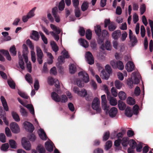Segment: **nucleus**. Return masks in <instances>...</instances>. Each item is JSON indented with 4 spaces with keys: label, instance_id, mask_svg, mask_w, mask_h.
<instances>
[{
    "label": "nucleus",
    "instance_id": "nucleus-25",
    "mask_svg": "<svg viewBox=\"0 0 153 153\" xmlns=\"http://www.w3.org/2000/svg\"><path fill=\"white\" fill-rule=\"evenodd\" d=\"M131 108L129 107H127L125 110V114L128 117H131L132 116L133 114Z\"/></svg>",
    "mask_w": 153,
    "mask_h": 153
},
{
    "label": "nucleus",
    "instance_id": "nucleus-14",
    "mask_svg": "<svg viewBox=\"0 0 153 153\" xmlns=\"http://www.w3.org/2000/svg\"><path fill=\"white\" fill-rule=\"evenodd\" d=\"M102 100V104L104 109L108 110V107L107 105V101L106 98V96L104 94L101 97Z\"/></svg>",
    "mask_w": 153,
    "mask_h": 153
},
{
    "label": "nucleus",
    "instance_id": "nucleus-52",
    "mask_svg": "<svg viewBox=\"0 0 153 153\" xmlns=\"http://www.w3.org/2000/svg\"><path fill=\"white\" fill-rule=\"evenodd\" d=\"M115 85L117 88L120 89L122 87V83L119 80H116L115 82Z\"/></svg>",
    "mask_w": 153,
    "mask_h": 153
},
{
    "label": "nucleus",
    "instance_id": "nucleus-3",
    "mask_svg": "<svg viewBox=\"0 0 153 153\" xmlns=\"http://www.w3.org/2000/svg\"><path fill=\"white\" fill-rule=\"evenodd\" d=\"M100 105V101L99 99L97 97H95L92 102V107L93 109L96 110L98 113H100L101 111Z\"/></svg>",
    "mask_w": 153,
    "mask_h": 153
},
{
    "label": "nucleus",
    "instance_id": "nucleus-34",
    "mask_svg": "<svg viewBox=\"0 0 153 153\" xmlns=\"http://www.w3.org/2000/svg\"><path fill=\"white\" fill-rule=\"evenodd\" d=\"M26 80L29 83H33V79L31 75L29 74H27L25 77Z\"/></svg>",
    "mask_w": 153,
    "mask_h": 153
},
{
    "label": "nucleus",
    "instance_id": "nucleus-36",
    "mask_svg": "<svg viewBox=\"0 0 153 153\" xmlns=\"http://www.w3.org/2000/svg\"><path fill=\"white\" fill-rule=\"evenodd\" d=\"M88 7V3L87 1L84 2L82 5L81 8L83 11L86 10Z\"/></svg>",
    "mask_w": 153,
    "mask_h": 153
},
{
    "label": "nucleus",
    "instance_id": "nucleus-54",
    "mask_svg": "<svg viewBox=\"0 0 153 153\" xmlns=\"http://www.w3.org/2000/svg\"><path fill=\"white\" fill-rule=\"evenodd\" d=\"M130 39L132 45L133 46L135 45L137 42V38L135 36L131 37Z\"/></svg>",
    "mask_w": 153,
    "mask_h": 153
},
{
    "label": "nucleus",
    "instance_id": "nucleus-16",
    "mask_svg": "<svg viewBox=\"0 0 153 153\" xmlns=\"http://www.w3.org/2000/svg\"><path fill=\"white\" fill-rule=\"evenodd\" d=\"M107 99L109 101L110 104L113 106H115L117 104V100L116 99L111 97L110 95H108L107 96Z\"/></svg>",
    "mask_w": 153,
    "mask_h": 153
},
{
    "label": "nucleus",
    "instance_id": "nucleus-45",
    "mask_svg": "<svg viewBox=\"0 0 153 153\" xmlns=\"http://www.w3.org/2000/svg\"><path fill=\"white\" fill-rule=\"evenodd\" d=\"M127 102L128 104L133 105L135 103V100L131 97H129L127 99Z\"/></svg>",
    "mask_w": 153,
    "mask_h": 153
},
{
    "label": "nucleus",
    "instance_id": "nucleus-19",
    "mask_svg": "<svg viewBox=\"0 0 153 153\" xmlns=\"http://www.w3.org/2000/svg\"><path fill=\"white\" fill-rule=\"evenodd\" d=\"M121 140L120 139H118L115 140L114 142V145L116 147L115 148V150L118 151L121 150L122 147L120 146Z\"/></svg>",
    "mask_w": 153,
    "mask_h": 153
},
{
    "label": "nucleus",
    "instance_id": "nucleus-2",
    "mask_svg": "<svg viewBox=\"0 0 153 153\" xmlns=\"http://www.w3.org/2000/svg\"><path fill=\"white\" fill-rule=\"evenodd\" d=\"M106 70L103 69L101 72L100 76L103 79L107 80L109 77L110 74L112 72V70L109 65L105 66Z\"/></svg>",
    "mask_w": 153,
    "mask_h": 153
},
{
    "label": "nucleus",
    "instance_id": "nucleus-46",
    "mask_svg": "<svg viewBox=\"0 0 153 153\" xmlns=\"http://www.w3.org/2000/svg\"><path fill=\"white\" fill-rule=\"evenodd\" d=\"M65 6V3L64 0H61L59 2L58 6V8L59 10L60 11L63 10Z\"/></svg>",
    "mask_w": 153,
    "mask_h": 153
},
{
    "label": "nucleus",
    "instance_id": "nucleus-44",
    "mask_svg": "<svg viewBox=\"0 0 153 153\" xmlns=\"http://www.w3.org/2000/svg\"><path fill=\"white\" fill-rule=\"evenodd\" d=\"M117 27L115 25V24L113 22H111V24L108 26V29L109 31H113L115 30Z\"/></svg>",
    "mask_w": 153,
    "mask_h": 153
},
{
    "label": "nucleus",
    "instance_id": "nucleus-33",
    "mask_svg": "<svg viewBox=\"0 0 153 153\" xmlns=\"http://www.w3.org/2000/svg\"><path fill=\"white\" fill-rule=\"evenodd\" d=\"M36 49L37 57L44 56V54L41 49L39 47L36 46Z\"/></svg>",
    "mask_w": 153,
    "mask_h": 153
},
{
    "label": "nucleus",
    "instance_id": "nucleus-8",
    "mask_svg": "<svg viewBox=\"0 0 153 153\" xmlns=\"http://www.w3.org/2000/svg\"><path fill=\"white\" fill-rule=\"evenodd\" d=\"M10 128L12 132L15 134L19 133L20 129L18 124L16 122H12L10 124Z\"/></svg>",
    "mask_w": 153,
    "mask_h": 153
},
{
    "label": "nucleus",
    "instance_id": "nucleus-15",
    "mask_svg": "<svg viewBox=\"0 0 153 153\" xmlns=\"http://www.w3.org/2000/svg\"><path fill=\"white\" fill-rule=\"evenodd\" d=\"M0 99L4 110L6 111H8L9 108L5 99L3 96H1Z\"/></svg>",
    "mask_w": 153,
    "mask_h": 153
},
{
    "label": "nucleus",
    "instance_id": "nucleus-9",
    "mask_svg": "<svg viewBox=\"0 0 153 153\" xmlns=\"http://www.w3.org/2000/svg\"><path fill=\"white\" fill-rule=\"evenodd\" d=\"M19 102L23 106L26 107L28 108L30 112V113L34 115L35 114V112L34 108L33 105L32 104H28L26 105H25L23 102L19 98L17 99Z\"/></svg>",
    "mask_w": 153,
    "mask_h": 153
},
{
    "label": "nucleus",
    "instance_id": "nucleus-57",
    "mask_svg": "<svg viewBox=\"0 0 153 153\" xmlns=\"http://www.w3.org/2000/svg\"><path fill=\"white\" fill-rule=\"evenodd\" d=\"M105 48L107 50H110L111 49V43L108 41H106L105 44Z\"/></svg>",
    "mask_w": 153,
    "mask_h": 153
},
{
    "label": "nucleus",
    "instance_id": "nucleus-49",
    "mask_svg": "<svg viewBox=\"0 0 153 153\" xmlns=\"http://www.w3.org/2000/svg\"><path fill=\"white\" fill-rule=\"evenodd\" d=\"M7 83L9 86L12 89H15V83L14 82L11 80H7Z\"/></svg>",
    "mask_w": 153,
    "mask_h": 153
},
{
    "label": "nucleus",
    "instance_id": "nucleus-11",
    "mask_svg": "<svg viewBox=\"0 0 153 153\" xmlns=\"http://www.w3.org/2000/svg\"><path fill=\"white\" fill-rule=\"evenodd\" d=\"M52 13L55 19L56 22L57 23L59 22L60 19L58 14V9L57 7H54L52 9Z\"/></svg>",
    "mask_w": 153,
    "mask_h": 153
},
{
    "label": "nucleus",
    "instance_id": "nucleus-26",
    "mask_svg": "<svg viewBox=\"0 0 153 153\" xmlns=\"http://www.w3.org/2000/svg\"><path fill=\"white\" fill-rule=\"evenodd\" d=\"M94 30L96 34L98 37L100 36L102 32L100 26L99 25H97L95 26Z\"/></svg>",
    "mask_w": 153,
    "mask_h": 153
},
{
    "label": "nucleus",
    "instance_id": "nucleus-50",
    "mask_svg": "<svg viewBox=\"0 0 153 153\" xmlns=\"http://www.w3.org/2000/svg\"><path fill=\"white\" fill-rule=\"evenodd\" d=\"M39 34L41 37L42 39L45 44H47L48 43L47 38L42 32H39Z\"/></svg>",
    "mask_w": 153,
    "mask_h": 153
},
{
    "label": "nucleus",
    "instance_id": "nucleus-32",
    "mask_svg": "<svg viewBox=\"0 0 153 153\" xmlns=\"http://www.w3.org/2000/svg\"><path fill=\"white\" fill-rule=\"evenodd\" d=\"M11 114L13 118L15 121L16 122H19L20 121L19 117L16 112L14 111L12 112Z\"/></svg>",
    "mask_w": 153,
    "mask_h": 153
},
{
    "label": "nucleus",
    "instance_id": "nucleus-41",
    "mask_svg": "<svg viewBox=\"0 0 153 153\" xmlns=\"http://www.w3.org/2000/svg\"><path fill=\"white\" fill-rule=\"evenodd\" d=\"M9 51L12 56H15L16 54V48L14 45L12 46L10 48Z\"/></svg>",
    "mask_w": 153,
    "mask_h": 153
},
{
    "label": "nucleus",
    "instance_id": "nucleus-4",
    "mask_svg": "<svg viewBox=\"0 0 153 153\" xmlns=\"http://www.w3.org/2000/svg\"><path fill=\"white\" fill-rule=\"evenodd\" d=\"M58 62L56 64V66L59 70V72L62 73L63 71V67L62 66V65L65 62L64 57L62 56H60L58 57Z\"/></svg>",
    "mask_w": 153,
    "mask_h": 153
},
{
    "label": "nucleus",
    "instance_id": "nucleus-43",
    "mask_svg": "<svg viewBox=\"0 0 153 153\" xmlns=\"http://www.w3.org/2000/svg\"><path fill=\"white\" fill-rule=\"evenodd\" d=\"M92 32L90 29H88L86 32V37L88 39L90 40L91 39L92 37Z\"/></svg>",
    "mask_w": 153,
    "mask_h": 153
},
{
    "label": "nucleus",
    "instance_id": "nucleus-42",
    "mask_svg": "<svg viewBox=\"0 0 153 153\" xmlns=\"http://www.w3.org/2000/svg\"><path fill=\"white\" fill-rule=\"evenodd\" d=\"M116 68L120 70H123L124 69V65L122 61H119L117 62Z\"/></svg>",
    "mask_w": 153,
    "mask_h": 153
},
{
    "label": "nucleus",
    "instance_id": "nucleus-62",
    "mask_svg": "<svg viewBox=\"0 0 153 153\" xmlns=\"http://www.w3.org/2000/svg\"><path fill=\"white\" fill-rule=\"evenodd\" d=\"M112 94L114 97H116L117 96L118 93L117 90L114 87H112L111 90Z\"/></svg>",
    "mask_w": 153,
    "mask_h": 153
},
{
    "label": "nucleus",
    "instance_id": "nucleus-47",
    "mask_svg": "<svg viewBox=\"0 0 153 153\" xmlns=\"http://www.w3.org/2000/svg\"><path fill=\"white\" fill-rule=\"evenodd\" d=\"M110 134L109 131L105 132L103 137V141H106L110 137Z\"/></svg>",
    "mask_w": 153,
    "mask_h": 153
},
{
    "label": "nucleus",
    "instance_id": "nucleus-39",
    "mask_svg": "<svg viewBox=\"0 0 153 153\" xmlns=\"http://www.w3.org/2000/svg\"><path fill=\"white\" fill-rule=\"evenodd\" d=\"M69 71L70 73L74 74L76 71L75 66L73 64H71L69 67Z\"/></svg>",
    "mask_w": 153,
    "mask_h": 153
},
{
    "label": "nucleus",
    "instance_id": "nucleus-28",
    "mask_svg": "<svg viewBox=\"0 0 153 153\" xmlns=\"http://www.w3.org/2000/svg\"><path fill=\"white\" fill-rule=\"evenodd\" d=\"M45 147L46 150L49 152H51L53 150V147L52 144L47 142L45 143Z\"/></svg>",
    "mask_w": 153,
    "mask_h": 153
},
{
    "label": "nucleus",
    "instance_id": "nucleus-21",
    "mask_svg": "<svg viewBox=\"0 0 153 153\" xmlns=\"http://www.w3.org/2000/svg\"><path fill=\"white\" fill-rule=\"evenodd\" d=\"M121 35V31L117 30L114 31L112 34V37L114 39L117 40Z\"/></svg>",
    "mask_w": 153,
    "mask_h": 153
},
{
    "label": "nucleus",
    "instance_id": "nucleus-20",
    "mask_svg": "<svg viewBox=\"0 0 153 153\" xmlns=\"http://www.w3.org/2000/svg\"><path fill=\"white\" fill-rule=\"evenodd\" d=\"M78 95H80L81 97H85V99L88 101H90L91 100V99L88 96H86L87 95V92L85 89H82L80 91Z\"/></svg>",
    "mask_w": 153,
    "mask_h": 153
},
{
    "label": "nucleus",
    "instance_id": "nucleus-5",
    "mask_svg": "<svg viewBox=\"0 0 153 153\" xmlns=\"http://www.w3.org/2000/svg\"><path fill=\"white\" fill-rule=\"evenodd\" d=\"M22 145L24 148L27 150H30L31 149V145L30 142L26 138H22Z\"/></svg>",
    "mask_w": 153,
    "mask_h": 153
},
{
    "label": "nucleus",
    "instance_id": "nucleus-6",
    "mask_svg": "<svg viewBox=\"0 0 153 153\" xmlns=\"http://www.w3.org/2000/svg\"><path fill=\"white\" fill-rule=\"evenodd\" d=\"M36 8V7H34L29 12L26 16L23 17L22 21L23 22H26L29 19L31 18L34 16V12Z\"/></svg>",
    "mask_w": 153,
    "mask_h": 153
},
{
    "label": "nucleus",
    "instance_id": "nucleus-29",
    "mask_svg": "<svg viewBox=\"0 0 153 153\" xmlns=\"http://www.w3.org/2000/svg\"><path fill=\"white\" fill-rule=\"evenodd\" d=\"M32 35L33 36L31 37L32 39L36 41H38L40 38V36L39 33L37 31L33 30Z\"/></svg>",
    "mask_w": 153,
    "mask_h": 153
},
{
    "label": "nucleus",
    "instance_id": "nucleus-31",
    "mask_svg": "<svg viewBox=\"0 0 153 153\" xmlns=\"http://www.w3.org/2000/svg\"><path fill=\"white\" fill-rule=\"evenodd\" d=\"M130 146V148L135 149L137 145V143L133 139H131L129 140V143Z\"/></svg>",
    "mask_w": 153,
    "mask_h": 153
},
{
    "label": "nucleus",
    "instance_id": "nucleus-40",
    "mask_svg": "<svg viewBox=\"0 0 153 153\" xmlns=\"http://www.w3.org/2000/svg\"><path fill=\"white\" fill-rule=\"evenodd\" d=\"M52 49L55 53L57 52L59 50V48L55 42L53 41L51 43Z\"/></svg>",
    "mask_w": 153,
    "mask_h": 153
},
{
    "label": "nucleus",
    "instance_id": "nucleus-56",
    "mask_svg": "<svg viewBox=\"0 0 153 153\" xmlns=\"http://www.w3.org/2000/svg\"><path fill=\"white\" fill-rule=\"evenodd\" d=\"M1 41L3 42H4L9 41L11 39V37L10 36H7L4 37H1Z\"/></svg>",
    "mask_w": 153,
    "mask_h": 153
},
{
    "label": "nucleus",
    "instance_id": "nucleus-22",
    "mask_svg": "<svg viewBox=\"0 0 153 153\" xmlns=\"http://www.w3.org/2000/svg\"><path fill=\"white\" fill-rule=\"evenodd\" d=\"M121 143L123 147H126L129 143V138L127 137H124L121 139Z\"/></svg>",
    "mask_w": 153,
    "mask_h": 153
},
{
    "label": "nucleus",
    "instance_id": "nucleus-18",
    "mask_svg": "<svg viewBox=\"0 0 153 153\" xmlns=\"http://www.w3.org/2000/svg\"><path fill=\"white\" fill-rule=\"evenodd\" d=\"M117 112V109L114 107L111 108L109 111V115L111 117H114L116 116Z\"/></svg>",
    "mask_w": 153,
    "mask_h": 153
},
{
    "label": "nucleus",
    "instance_id": "nucleus-59",
    "mask_svg": "<svg viewBox=\"0 0 153 153\" xmlns=\"http://www.w3.org/2000/svg\"><path fill=\"white\" fill-rule=\"evenodd\" d=\"M139 108V106L137 105L136 104L134 106L133 108V112L134 114L137 115L138 114Z\"/></svg>",
    "mask_w": 153,
    "mask_h": 153
},
{
    "label": "nucleus",
    "instance_id": "nucleus-61",
    "mask_svg": "<svg viewBox=\"0 0 153 153\" xmlns=\"http://www.w3.org/2000/svg\"><path fill=\"white\" fill-rule=\"evenodd\" d=\"M145 32L146 31L143 25H141L140 28V33L142 37H144L145 36Z\"/></svg>",
    "mask_w": 153,
    "mask_h": 153
},
{
    "label": "nucleus",
    "instance_id": "nucleus-38",
    "mask_svg": "<svg viewBox=\"0 0 153 153\" xmlns=\"http://www.w3.org/2000/svg\"><path fill=\"white\" fill-rule=\"evenodd\" d=\"M9 143L10 147L12 149H16L17 147V144L16 141L13 140H10Z\"/></svg>",
    "mask_w": 153,
    "mask_h": 153
},
{
    "label": "nucleus",
    "instance_id": "nucleus-63",
    "mask_svg": "<svg viewBox=\"0 0 153 153\" xmlns=\"http://www.w3.org/2000/svg\"><path fill=\"white\" fill-rule=\"evenodd\" d=\"M127 82L128 85L132 88L133 87L134 84V82L132 78H128Z\"/></svg>",
    "mask_w": 153,
    "mask_h": 153
},
{
    "label": "nucleus",
    "instance_id": "nucleus-35",
    "mask_svg": "<svg viewBox=\"0 0 153 153\" xmlns=\"http://www.w3.org/2000/svg\"><path fill=\"white\" fill-rule=\"evenodd\" d=\"M119 98L121 100H124L126 98V93L123 91H121L118 94Z\"/></svg>",
    "mask_w": 153,
    "mask_h": 153
},
{
    "label": "nucleus",
    "instance_id": "nucleus-13",
    "mask_svg": "<svg viewBox=\"0 0 153 153\" xmlns=\"http://www.w3.org/2000/svg\"><path fill=\"white\" fill-rule=\"evenodd\" d=\"M135 65L131 61L128 62L126 64L125 68L128 72L132 71L134 69Z\"/></svg>",
    "mask_w": 153,
    "mask_h": 153
},
{
    "label": "nucleus",
    "instance_id": "nucleus-51",
    "mask_svg": "<svg viewBox=\"0 0 153 153\" xmlns=\"http://www.w3.org/2000/svg\"><path fill=\"white\" fill-rule=\"evenodd\" d=\"M36 149L39 153H45V152L44 148L40 145H39L37 146Z\"/></svg>",
    "mask_w": 153,
    "mask_h": 153
},
{
    "label": "nucleus",
    "instance_id": "nucleus-23",
    "mask_svg": "<svg viewBox=\"0 0 153 153\" xmlns=\"http://www.w3.org/2000/svg\"><path fill=\"white\" fill-rule=\"evenodd\" d=\"M19 53L18 52L19 61V64L20 68L22 69H24L25 67L24 66L25 63L23 61V58L22 56L20 54H19Z\"/></svg>",
    "mask_w": 153,
    "mask_h": 153
},
{
    "label": "nucleus",
    "instance_id": "nucleus-12",
    "mask_svg": "<svg viewBox=\"0 0 153 153\" xmlns=\"http://www.w3.org/2000/svg\"><path fill=\"white\" fill-rule=\"evenodd\" d=\"M22 55L24 59L25 62L26 63L27 68L28 72L29 73H31L32 71L31 64L30 62L28 63V59L27 55L25 53H23Z\"/></svg>",
    "mask_w": 153,
    "mask_h": 153
},
{
    "label": "nucleus",
    "instance_id": "nucleus-1",
    "mask_svg": "<svg viewBox=\"0 0 153 153\" xmlns=\"http://www.w3.org/2000/svg\"><path fill=\"white\" fill-rule=\"evenodd\" d=\"M78 75L82 78V81L79 79H78L76 80V83L79 87H82L84 86V82L87 83L88 82L89 76L87 73L83 71H80L79 72Z\"/></svg>",
    "mask_w": 153,
    "mask_h": 153
},
{
    "label": "nucleus",
    "instance_id": "nucleus-60",
    "mask_svg": "<svg viewBox=\"0 0 153 153\" xmlns=\"http://www.w3.org/2000/svg\"><path fill=\"white\" fill-rule=\"evenodd\" d=\"M6 113L5 111L3 110V107L0 106V117L2 118L6 116Z\"/></svg>",
    "mask_w": 153,
    "mask_h": 153
},
{
    "label": "nucleus",
    "instance_id": "nucleus-58",
    "mask_svg": "<svg viewBox=\"0 0 153 153\" xmlns=\"http://www.w3.org/2000/svg\"><path fill=\"white\" fill-rule=\"evenodd\" d=\"M79 35L81 36H84L85 33V30L84 28L82 27H80L79 30Z\"/></svg>",
    "mask_w": 153,
    "mask_h": 153
},
{
    "label": "nucleus",
    "instance_id": "nucleus-24",
    "mask_svg": "<svg viewBox=\"0 0 153 153\" xmlns=\"http://www.w3.org/2000/svg\"><path fill=\"white\" fill-rule=\"evenodd\" d=\"M39 135L40 138L42 140H46L47 139V135L44 130L42 128L39 130Z\"/></svg>",
    "mask_w": 153,
    "mask_h": 153
},
{
    "label": "nucleus",
    "instance_id": "nucleus-55",
    "mask_svg": "<svg viewBox=\"0 0 153 153\" xmlns=\"http://www.w3.org/2000/svg\"><path fill=\"white\" fill-rule=\"evenodd\" d=\"M9 145L8 143H6L2 144L1 146V150L4 151H6L9 147Z\"/></svg>",
    "mask_w": 153,
    "mask_h": 153
},
{
    "label": "nucleus",
    "instance_id": "nucleus-48",
    "mask_svg": "<svg viewBox=\"0 0 153 153\" xmlns=\"http://www.w3.org/2000/svg\"><path fill=\"white\" fill-rule=\"evenodd\" d=\"M20 112L22 115L24 117H26L27 116V112L25 109L21 106H20Z\"/></svg>",
    "mask_w": 153,
    "mask_h": 153
},
{
    "label": "nucleus",
    "instance_id": "nucleus-30",
    "mask_svg": "<svg viewBox=\"0 0 153 153\" xmlns=\"http://www.w3.org/2000/svg\"><path fill=\"white\" fill-rule=\"evenodd\" d=\"M118 107L120 110H124L126 107V104L123 101L119 100L118 101Z\"/></svg>",
    "mask_w": 153,
    "mask_h": 153
},
{
    "label": "nucleus",
    "instance_id": "nucleus-64",
    "mask_svg": "<svg viewBox=\"0 0 153 153\" xmlns=\"http://www.w3.org/2000/svg\"><path fill=\"white\" fill-rule=\"evenodd\" d=\"M0 141L3 143L6 141V137L4 133H1L0 134Z\"/></svg>",
    "mask_w": 153,
    "mask_h": 153
},
{
    "label": "nucleus",
    "instance_id": "nucleus-53",
    "mask_svg": "<svg viewBox=\"0 0 153 153\" xmlns=\"http://www.w3.org/2000/svg\"><path fill=\"white\" fill-rule=\"evenodd\" d=\"M101 34L103 38H108L109 36V34L108 31L105 30H102Z\"/></svg>",
    "mask_w": 153,
    "mask_h": 153
},
{
    "label": "nucleus",
    "instance_id": "nucleus-37",
    "mask_svg": "<svg viewBox=\"0 0 153 153\" xmlns=\"http://www.w3.org/2000/svg\"><path fill=\"white\" fill-rule=\"evenodd\" d=\"M112 143L111 141L108 140L107 141L105 145V149L106 151L108 150L111 147Z\"/></svg>",
    "mask_w": 153,
    "mask_h": 153
},
{
    "label": "nucleus",
    "instance_id": "nucleus-10",
    "mask_svg": "<svg viewBox=\"0 0 153 153\" xmlns=\"http://www.w3.org/2000/svg\"><path fill=\"white\" fill-rule=\"evenodd\" d=\"M23 124L26 130L29 132H33L34 129V126L29 122L27 121L24 122Z\"/></svg>",
    "mask_w": 153,
    "mask_h": 153
},
{
    "label": "nucleus",
    "instance_id": "nucleus-7",
    "mask_svg": "<svg viewBox=\"0 0 153 153\" xmlns=\"http://www.w3.org/2000/svg\"><path fill=\"white\" fill-rule=\"evenodd\" d=\"M85 58L88 63L91 65L94 63V59L90 51L86 52L85 53Z\"/></svg>",
    "mask_w": 153,
    "mask_h": 153
},
{
    "label": "nucleus",
    "instance_id": "nucleus-27",
    "mask_svg": "<svg viewBox=\"0 0 153 153\" xmlns=\"http://www.w3.org/2000/svg\"><path fill=\"white\" fill-rule=\"evenodd\" d=\"M80 44L84 48H88L89 46V43L88 41L84 39L81 38L79 39Z\"/></svg>",
    "mask_w": 153,
    "mask_h": 153
},
{
    "label": "nucleus",
    "instance_id": "nucleus-17",
    "mask_svg": "<svg viewBox=\"0 0 153 153\" xmlns=\"http://www.w3.org/2000/svg\"><path fill=\"white\" fill-rule=\"evenodd\" d=\"M51 97L53 100L55 102H59L61 101V98L59 95L55 92H52L51 94Z\"/></svg>",
    "mask_w": 153,
    "mask_h": 153
}]
</instances>
